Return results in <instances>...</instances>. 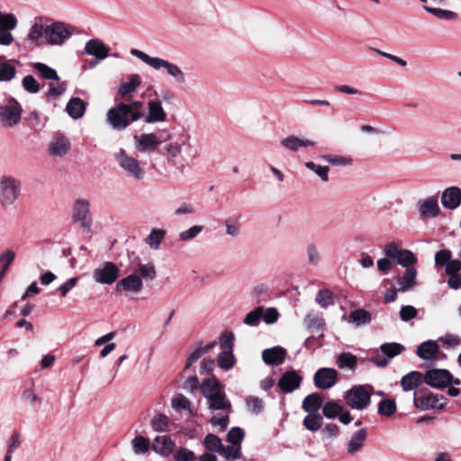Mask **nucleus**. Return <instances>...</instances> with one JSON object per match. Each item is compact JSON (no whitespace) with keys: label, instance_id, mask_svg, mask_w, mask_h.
Here are the masks:
<instances>
[{"label":"nucleus","instance_id":"2","mask_svg":"<svg viewBox=\"0 0 461 461\" xmlns=\"http://www.w3.org/2000/svg\"><path fill=\"white\" fill-rule=\"evenodd\" d=\"M130 52L133 57H136L154 70L165 69L168 77H170L176 85L182 86L186 83V75L177 64L162 58L151 57L137 49H131Z\"/></svg>","mask_w":461,"mask_h":461},{"label":"nucleus","instance_id":"25","mask_svg":"<svg viewBox=\"0 0 461 461\" xmlns=\"http://www.w3.org/2000/svg\"><path fill=\"white\" fill-rule=\"evenodd\" d=\"M418 211L421 218H435L440 212L436 197H428L418 202Z\"/></svg>","mask_w":461,"mask_h":461},{"label":"nucleus","instance_id":"39","mask_svg":"<svg viewBox=\"0 0 461 461\" xmlns=\"http://www.w3.org/2000/svg\"><path fill=\"white\" fill-rule=\"evenodd\" d=\"M424 9L430 14L439 19L447 21L456 20L458 18L457 13L450 10H445L441 8L424 6Z\"/></svg>","mask_w":461,"mask_h":461},{"label":"nucleus","instance_id":"22","mask_svg":"<svg viewBox=\"0 0 461 461\" xmlns=\"http://www.w3.org/2000/svg\"><path fill=\"white\" fill-rule=\"evenodd\" d=\"M148 115L144 118L146 123L163 122L167 120V113L159 100H151L148 103Z\"/></svg>","mask_w":461,"mask_h":461},{"label":"nucleus","instance_id":"5","mask_svg":"<svg viewBox=\"0 0 461 461\" xmlns=\"http://www.w3.org/2000/svg\"><path fill=\"white\" fill-rule=\"evenodd\" d=\"M114 159L128 177L136 181H140L145 177L146 171L144 167L137 158L129 155L124 149L116 152Z\"/></svg>","mask_w":461,"mask_h":461},{"label":"nucleus","instance_id":"13","mask_svg":"<svg viewBox=\"0 0 461 461\" xmlns=\"http://www.w3.org/2000/svg\"><path fill=\"white\" fill-rule=\"evenodd\" d=\"M190 135L186 132L179 134L176 140L166 144L163 147L162 155L166 157L168 161H171L177 158L183 149V148L190 149Z\"/></svg>","mask_w":461,"mask_h":461},{"label":"nucleus","instance_id":"63","mask_svg":"<svg viewBox=\"0 0 461 461\" xmlns=\"http://www.w3.org/2000/svg\"><path fill=\"white\" fill-rule=\"evenodd\" d=\"M306 253L310 265L317 266L321 262V254L314 244L307 245Z\"/></svg>","mask_w":461,"mask_h":461},{"label":"nucleus","instance_id":"6","mask_svg":"<svg viewBox=\"0 0 461 461\" xmlns=\"http://www.w3.org/2000/svg\"><path fill=\"white\" fill-rule=\"evenodd\" d=\"M23 108L14 98H10L0 105V128L10 130L16 127L22 120Z\"/></svg>","mask_w":461,"mask_h":461},{"label":"nucleus","instance_id":"47","mask_svg":"<svg viewBox=\"0 0 461 461\" xmlns=\"http://www.w3.org/2000/svg\"><path fill=\"white\" fill-rule=\"evenodd\" d=\"M203 230L202 225H193L187 230H182L178 234V240L182 242H187L195 239Z\"/></svg>","mask_w":461,"mask_h":461},{"label":"nucleus","instance_id":"59","mask_svg":"<svg viewBox=\"0 0 461 461\" xmlns=\"http://www.w3.org/2000/svg\"><path fill=\"white\" fill-rule=\"evenodd\" d=\"M316 302L323 308L334 303L333 294L330 290H321L316 295Z\"/></svg>","mask_w":461,"mask_h":461},{"label":"nucleus","instance_id":"43","mask_svg":"<svg viewBox=\"0 0 461 461\" xmlns=\"http://www.w3.org/2000/svg\"><path fill=\"white\" fill-rule=\"evenodd\" d=\"M132 449L136 455H142L149 451L150 443L148 438L143 436L135 437L132 441Z\"/></svg>","mask_w":461,"mask_h":461},{"label":"nucleus","instance_id":"17","mask_svg":"<svg viewBox=\"0 0 461 461\" xmlns=\"http://www.w3.org/2000/svg\"><path fill=\"white\" fill-rule=\"evenodd\" d=\"M136 149L142 153H150L157 149L161 140L155 133L134 135Z\"/></svg>","mask_w":461,"mask_h":461},{"label":"nucleus","instance_id":"31","mask_svg":"<svg viewBox=\"0 0 461 461\" xmlns=\"http://www.w3.org/2000/svg\"><path fill=\"white\" fill-rule=\"evenodd\" d=\"M439 351L438 343L434 340H427L422 342L417 348V355L424 360L434 358Z\"/></svg>","mask_w":461,"mask_h":461},{"label":"nucleus","instance_id":"45","mask_svg":"<svg viewBox=\"0 0 461 461\" xmlns=\"http://www.w3.org/2000/svg\"><path fill=\"white\" fill-rule=\"evenodd\" d=\"M245 402L247 410L252 413L258 414L264 410V401L258 396L250 395L246 398Z\"/></svg>","mask_w":461,"mask_h":461},{"label":"nucleus","instance_id":"7","mask_svg":"<svg viewBox=\"0 0 461 461\" xmlns=\"http://www.w3.org/2000/svg\"><path fill=\"white\" fill-rule=\"evenodd\" d=\"M76 28L64 22H53L48 24L47 45L63 46L75 33Z\"/></svg>","mask_w":461,"mask_h":461},{"label":"nucleus","instance_id":"55","mask_svg":"<svg viewBox=\"0 0 461 461\" xmlns=\"http://www.w3.org/2000/svg\"><path fill=\"white\" fill-rule=\"evenodd\" d=\"M22 86L30 94H37L41 89L40 84L32 75H27L23 78Z\"/></svg>","mask_w":461,"mask_h":461},{"label":"nucleus","instance_id":"32","mask_svg":"<svg viewBox=\"0 0 461 461\" xmlns=\"http://www.w3.org/2000/svg\"><path fill=\"white\" fill-rule=\"evenodd\" d=\"M422 382H424L422 374L418 371H411L402 377L401 385L404 391H411L421 384Z\"/></svg>","mask_w":461,"mask_h":461},{"label":"nucleus","instance_id":"36","mask_svg":"<svg viewBox=\"0 0 461 461\" xmlns=\"http://www.w3.org/2000/svg\"><path fill=\"white\" fill-rule=\"evenodd\" d=\"M322 405V398L319 393H312L303 401V409L308 413H316Z\"/></svg>","mask_w":461,"mask_h":461},{"label":"nucleus","instance_id":"27","mask_svg":"<svg viewBox=\"0 0 461 461\" xmlns=\"http://www.w3.org/2000/svg\"><path fill=\"white\" fill-rule=\"evenodd\" d=\"M366 437V429H360L355 431L350 437L348 442L347 443L346 448L348 454L350 456H354L357 452H359L365 446Z\"/></svg>","mask_w":461,"mask_h":461},{"label":"nucleus","instance_id":"50","mask_svg":"<svg viewBox=\"0 0 461 461\" xmlns=\"http://www.w3.org/2000/svg\"><path fill=\"white\" fill-rule=\"evenodd\" d=\"M235 359L230 350H225L218 355V365L221 368L229 370L234 366Z\"/></svg>","mask_w":461,"mask_h":461},{"label":"nucleus","instance_id":"33","mask_svg":"<svg viewBox=\"0 0 461 461\" xmlns=\"http://www.w3.org/2000/svg\"><path fill=\"white\" fill-rule=\"evenodd\" d=\"M66 111L71 118L77 120L85 114L86 104L81 98L73 97L67 104Z\"/></svg>","mask_w":461,"mask_h":461},{"label":"nucleus","instance_id":"21","mask_svg":"<svg viewBox=\"0 0 461 461\" xmlns=\"http://www.w3.org/2000/svg\"><path fill=\"white\" fill-rule=\"evenodd\" d=\"M84 53L104 60L110 54V49L100 39H91L85 44Z\"/></svg>","mask_w":461,"mask_h":461},{"label":"nucleus","instance_id":"18","mask_svg":"<svg viewBox=\"0 0 461 461\" xmlns=\"http://www.w3.org/2000/svg\"><path fill=\"white\" fill-rule=\"evenodd\" d=\"M70 149V140L61 133L56 134L49 144V153L52 157L62 158L69 152Z\"/></svg>","mask_w":461,"mask_h":461},{"label":"nucleus","instance_id":"3","mask_svg":"<svg viewBox=\"0 0 461 461\" xmlns=\"http://www.w3.org/2000/svg\"><path fill=\"white\" fill-rule=\"evenodd\" d=\"M22 194V181L19 177L3 174L0 176V204L10 207L15 203Z\"/></svg>","mask_w":461,"mask_h":461},{"label":"nucleus","instance_id":"1","mask_svg":"<svg viewBox=\"0 0 461 461\" xmlns=\"http://www.w3.org/2000/svg\"><path fill=\"white\" fill-rule=\"evenodd\" d=\"M157 276L156 267L152 262H143L136 257L131 263V274L122 278L115 285L120 294H140L143 289V280L152 281Z\"/></svg>","mask_w":461,"mask_h":461},{"label":"nucleus","instance_id":"40","mask_svg":"<svg viewBox=\"0 0 461 461\" xmlns=\"http://www.w3.org/2000/svg\"><path fill=\"white\" fill-rule=\"evenodd\" d=\"M263 313L264 307L258 306L257 308L247 313L243 320L244 324L250 327L258 326L260 323V321L262 320Z\"/></svg>","mask_w":461,"mask_h":461},{"label":"nucleus","instance_id":"52","mask_svg":"<svg viewBox=\"0 0 461 461\" xmlns=\"http://www.w3.org/2000/svg\"><path fill=\"white\" fill-rule=\"evenodd\" d=\"M16 75V69L8 62L0 63V82L11 81Z\"/></svg>","mask_w":461,"mask_h":461},{"label":"nucleus","instance_id":"24","mask_svg":"<svg viewBox=\"0 0 461 461\" xmlns=\"http://www.w3.org/2000/svg\"><path fill=\"white\" fill-rule=\"evenodd\" d=\"M441 203L447 209H456L461 204V189L457 186L446 188L441 194Z\"/></svg>","mask_w":461,"mask_h":461},{"label":"nucleus","instance_id":"62","mask_svg":"<svg viewBox=\"0 0 461 461\" xmlns=\"http://www.w3.org/2000/svg\"><path fill=\"white\" fill-rule=\"evenodd\" d=\"M303 322L309 329H321L324 325L323 320L313 313H309L305 316Z\"/></svg>","mask_w":461,"mask_h":461},{"label":"nucleus","instance_id":"53","mask_svg":"<svg viewBox=\"0 0 461 461\" xmlns=\"http://www.w3.org/2000/svg\"><path fill=\"white\" fill-rule=\"evenodd\" d=\"M343 411V407L335 402H327L322 407V412L325 417L333 419L338 417Z\"/></svg>","mask_w":461,"mask_h":461},{"label":"nucleus","instance_id":"12","mask_svg":"<svg viewBox=\"0 0 461 461\" xmlns=\"http://www.w3.org/2000/svg\"><path fill=\"white\" fill-rule=\"evenodd\" d=\"M48 24L43 17H36L31 25L26 41L32 47L47 45Z\"/></svg>","mask_w":461,"mask_h":461},{"label":"nucleus","instance_id":"64","mask_svg":"<svg viewBox=\"0 0 461 461\" xmlns=\"http://www.w3.org/2000/svg\"><path fill=\"white\" fill-rule=\"evenodd\" d=\"M439 340L446 348H455L461 344L460 337L454 334H447L440 338Z\"/></svg>","mask_w":461,"mask_h":461},{"label":"nucleus","instance_id":"26","mask_svg":"<svg viewBox=\"0 0 461 461\" xmlns=\"http://www.w3.org/2000/svg\"><path fill=\"white\" fill-rule=\"evenodd\" d=\"M280 144L285 149L293 152H296L300 149H307L309 147H312L316 144V142L310 139H302L295 135H290L282 139Z\"/></svg>","mask_w":461,"mask_h":461},{"label":"nucleus","instance_id":"4","mask_svg":"<svg viewBox=\"0 0 461 461\" xmlns=\"http://www.w3.org/2000/svg\"><path fill=\"white\" fill-rule=\"evenodd\" d=\"M201 390L211 410L230 409V403L226 399V394L217 380L207 379L203 381Z\"/></svg>","mask_w":461,"mask_h":461},{"label":"nucleus","instance_id":"29","mask_svg":"<svg viewBox=\"0 0 461 461\" xmlns=\"http://www.w3.org/2000/svg\"><path fill=\"white\" fill-rule=\"evenodd\" d=\"M417 270L414 267L405 269L402 276H398L396 282L399 285V292H407L416 285Z\"/></svg>","mask_w":461,"mask_h":461},{"label":"nucleus","instance_id":"16","mask_svg":"<svg viewBox=\"0 0 461 461\" xmlns=\"http://www.w3.org/2000/svg\"><path fill=\"white\" fill-rule=\"evenodd\" d=\"M314 384L319 389H330L338 381V372L334 368L321 367L318 369L313 377Z\"/></svg>","mask_w":461,"mask_h":461},{"label":"nucleus","instance_id":"30","mask_svg":"<svg viewBox=\"0 0 461 461\" xmlns=\"http://www.w3.org/2000/svg\"><path fill=\"white\" fill-rule=\"evenodd\" d=\"M174 448V443L169 436L163 435L155 438L152 449L162 456H169Z\"/></svg>","mask_w":461,"mask_h":461},{"label":"nucleus","instance_id":"14","mask_svg":"<svg viewBox=\"0 0 461 461\" xmlns=\"http://www.w3.org/2000/svg\"><path fill=\"white\" fill-rule=\"evenodd\" d=\"M413 402L415 407L422 411H427L429 409L442 410L446 405V399L443 395L438 393L417 395L415 393Z\"/></svg>","mask_w":461,"mask_h":461},{"label":"nucleus","instance_id":"46","mask_svg":"<svg viewBox=\"0 0 461 461\" xmlns=\"http://www.w3.org/2000/svg\"><path fill=\"white\" fill-rule=\"evenodd\" d=\"M220 454L228 461H234L240 458L241 447L236 445L223 446L221 448Z\"/></svg>","mask_w":461,"mask_h":461},{"label":"nucleus","instance_id":"49","mask_svg":"<svg viewBox=\"0 0 461 461\" xmlns=\"http://www.w3.org/2000/svg\"><path fill=\"white\" fill-rule=\"evenodd\" d=\"M395 260L399 265L406 268L411 267V265L417 262V258L414 254L408 249H402Z\"/></svg>","mask_w":461,"mask_h":461},{"label":"nucleus","instance_id":"10","mask_svg":"<svg viewBox=\"0 0 461 461\" xmlns=\"http://www.w3.org/2000/svg\"><path fill=\"white\" fill-rule=\"evenodd\" d=\"M72 219L78 223L84 231L91 233L92 216L90 212V203L86 199H77L72 208Z\"/></svg>","mask_w":461,"mask_h":461},{"label":"nucleus","instance_id":"11","mask_svg":"<svg viewBox=\"0 0 461 461\" xmlns=\"http://www.w3.org/2000/svg\"><path fill=\"white\" fill-rule=\"evenodd\" d=\"M120 276L119 267L113 262H105L94 269L93 280L101 285H113Z\"/></svg>","mask_w":461,"mask_h":461},{"label":"nucleus","instance_id":"61","mask_svg":"<svg viewBox=\"0 0 461 461\" xmlns=\"http://www.w3.org/2000/svg\"><path fill=\"white\" fill-rule=\"evenodd\" d=\"M226 233L228 236L236 238L240 234V225L238 219L230 218L225 221Z\"/></svg>","mask_w":461,"mask_h":461},{"label":"nucleus","instance_id":"48","mask_svg":"<svg viewBox=\"0 0 461 461\" xmlns=\"http://www.w3.org/2000/svg\"><path fill=\"white\" fill-rule=\"evenodd\" d=\"M204 447L211 452L220 453L222 447L221 439L214 434H207L203 440Z\"/></svg>","mask_w":461,"mask_h":461},{"label":"nucleus","instance_id":"19","mask_svg":"<svg viewBox=\"0 0 461 461\" xmlns=\"http://www.w3.org/2000/svg\"><path fill=\"white\" fill-rule=\"evenodd\" d=\"M380 348L382 353L388 358L386 359L383 357L377 356L376 357H374L372 361L376 366L381 367L387 366L390 358L394 357L404 350V347L402 344L396 342L384 343L381 346Z\"/></svg>","mask_w":461,"mask_h":461},{"label":"nucleus","instance_id":"34","mask_svg":"<svg viewBox=\"0 0 461 461\" xmlns=\"http://www.w3.org/2000/svg\"><path fill=\"white\" fill-rule=\"evenodd\" d=\"M166 235L167 231L165 230L153 228L147 236L145 242L151 249L158 250Z\"/></svg>","mask_w":461,"mask_h":461},{"label":"nucleus","instance_id":"57","mask_svg":"<svg viewBox=\"0 0 461 461\" xmlns=\"http://www.w3.org/2000/svg\"><path fill=\"white\" fill-rule=\"evenodd\" d=\"M17 26V19L13 14H5L0 12V28L9 31L15 29Z\"/></svg>","mask_w":461,"mask_h":461},{"label":"nucleus","instance_id":"15","mask_svg":"<svg viewBox=\"0 0 461 461\" xmlns=\"http://www.w3.org/2000/svg\"><path fill=\"white\" fill-rule=\"evenodd\" d=\"M423 381L434 388H445L452 382V375L445 369H430L423 375Z\"/></svg>","mask_w":461,"mask_h":461},{"label":"nucleus","instance_id":"44","mask_svg":"<svg viewBox=\"0 0 461 461\" xmlns=\"http://www.w3.org/2000/svg\"><path fill=\"white\" fill-rule=\"evenodd\" d=\"M322 425V417L319 413H309L303 420V426L310 431H317Z\"/></svg>","mask_w":461,"mask_h":461},{"label":"nucleus","instance_id":"20","mask_svg":"<svg viewBox=\"0 0 461 461\" xmlns=\"http://www.w3.org/2000/svg\"><path fill=\"white\" fill-rule=\"evenodd\" d=\"M302 383V376L294 370L285 372L277 383L280 391L285 393L298 389Z\"/></svg>","mask_w":461,"mask_h":461},{"label":"nucleus","instance_id":"54","mask_svg":"<svg viewBox=\"0 0 461 461\" xmlns=\"http://www.w3.org/2000/svg\"><path fill=\"white\" fill-rule=\"evenodd\" d=\"M244 430L240 427L232 428L227 434V441L230 445H236L240 447V444L244 438Z\"/></svg>","mask_w":461,"mask_h":461},{"label":"nucleus","instance_id":"38","mask_svg":"<svg viewBox=\"0 0 461 461\" xmlns=\"http://www.w3.org/2000/svg\"><path fill=\"white\" fill-rule=\"evenodd\" d=\"M349 319L356 326H361L369 323L372 318L367 311L357 309L350 312Z\"/></svg>","mask_w":461,"mask_h":461},{"label":"nucleus","instance_id":"42","mask_svg":"<svg viewBox=\"0 0 461 461\" xmlns=\"http://www.w3.org/2000/svg\"><path fill=\"white\" fill-rule=\"evenodd\" d=\"M397 407L394 400L384 399L378 403V413L381 416L391 417L396 412Z\"/></svg>","mask_w":461,"mask_h":461},{"label":"nucleus","instance_id":"51","mask_svg":"<svg viewBox=\"0 0 461 461\" xmlns=\"http://www.w3.org/2000/svg\"><path fill=\"white\" fill-rule=\"evenodd\" d=\"M305 167L313 171L323 182L329 181V171L330 168L327 166H320L312 161H307Z\"/></svg>","mask_w":461,"mask_h":461},{"label":"nucleus","instance_id":"8","mask_svg":"<svg viewBox=\"0 0 461 461\" xmlns=\"http://www.w3.org/2000/svg\"><path fill=\"white\" fill-rule=\"evenodd\" d=\"M372 390L370 385L353 386L346 393L347 404L355 410H365L370 404Z\"/></svg>","mask_w":461,"mask_h":461},{"label":"nucleus","instance_id":"58","mask_svg":"<svg viewBox=\"0 0 461 461\" xmlns=\"http://www.w3.org/2000/svg\"><path fill=\"white\" fill-rule=\"evenodd\" d=\"M321 158L332 166H350L353 163L351 158L344 156L323 155Z\"/></svg>","mask_w":461,"mask_h":461},{"label":"nucleus","instance_id":"60","mask_svg":"<svg viewBox=\"0 0 461 461\" xmlns=\"http://www.w3.org/2000/svg\"><path fill=\"white\" fill-rule=\"evenodd\" d=\"M174 459L175 461H196L197 457L192 450L180 447L175 452Z\"/></svg>","mask_w":461,"mask_h":461},{"label":"nucleus","instance_id":"37","mask_svg":"<svg viewBox=\"0 0 461 461\" xmlns=\"http://www.w3.org/2000/svg\"><path fill=\"white\" fill-rule=\"evenodd\" d=\"M336 364L340 369L355 371L357 365V357L349 352H342L337 357Z\"/></svg>","mask_w":461,"mask_h":461},{"label":"nucleus","instance_id":"9","mask_svg":"<svg viewBox=\"0 0 461 461\" xmlns=\"http://www.w3.org/2000/svg\"><path fill=\"white\" fill-rule=\"evenodd\" d=\"M133 122L136 120H132L131 113H129L124 103L116 104L106 113V122L115 131H123Z\"/></svg>","mask_w":461,"mask_h":461},{"label":"nucleus","instance_id":"56","mask_svg":"<svg viewBox=\"0 0 461 461\" xmlns=\"http://www.w3.org/2000/svg\"><path fill=\"white\" fill-rule=\"evenodd\" d=\"M129 113H131L132 120H140L143 117L142 108L143 104L140 101H132L128 104L124 103Z\"/></svg>","mask_w":461,"mask_h":461},{"label":"nucleus","instance_id":"35","mask_svg":"<svg viewBox=\"0 0 461 461\" xmlns=\"http://www.w3.org/2000/svg\"><path fill=\"white\" fill-rule=\"evenodd\" d=\"M32 68L44 79L53 81L59 80L57 71L45 63L34 62L32 64Z\"/></svg>","mask_w":461,"mask_h":461},{"label":"nucleus","instance_id":"41","mask_svg":"<svg viewBox=\"0 0 461 461\" xmlns=\"http://www.w3.org/2000/svg\"><path fill=\"white\" fill-rule=\"evenodd\" d=\"M171 404L173 409L180 412L190 413L191 410V402L183 394L176 395L172 401Z\"/></svg>","mask_w":461,"mask_h":461},{"label":"nucleus","instance_id":"28","mask_svg":"<svg viewBox=\"0 0 461 461\" xmlns=\"http://www.w3.org/2000/svg\"><path fill=\"white\" fill-rule=\"evenodd\" d=\"M286 351L281 347H274L272 348L265 349L262 352L263 361L267 365L277 366L285 361Z\"/></svg>","mask_w":461,"mask_h":461},{"label":"nucleus","instance_id":"23","mask_svg":"<svg viewBox=\"0 0 461 461\" xmlns=\"http://www.w3.org/2000/svg\"><path fill=\"white\" fill-rule=\"evenodd\" d=\"M141 78L138 74H131L128 77V81L122 83L117 92L116 98H122L125 100H130L132 96V94L136 91V89L140 86Z\"/></svg>","mask_w":461,"mask_h":461}]
</instances>
